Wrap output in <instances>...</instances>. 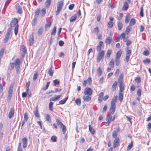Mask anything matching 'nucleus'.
<instances>
[{"label":"nucleus","instance_id":"nucleus-1","mask_svg":"<svg viewBox=\"0 0 151 151\" xmlns=\"http://www.w3.org/2000/svg\"><path fill=\"white\" fill-rule=\"evenodd\" d=\"M20 61L19 58H17L14 61V63H11L10 64L9 68L13 69L15 66L16 72L17 74L19 73V68L20 66Z\"/></svg>","mask_w":151,"mask_h":151},{"label":"nucleus","instance_id":"nucleus-2","mask_svg":"<svg viewBox=\"0 0 151 151\" xmlns=\"http://www.w3.org/2000/svg\"><path fill=\"white\" fill-rule=\"evenodd\" d=\"M118 96H115L112 99L111 102V106L110 108L109 111L111 113L113 114L115 111V104L116 102Z\"/></svg>","mask_w":151,"mask_h":151},{"label":"nucleus","instance_id":"nucleus-3","mask_svg":"<svg viewBox=\"0 0 151 151\" xmlns=\"http://www.w3.org/2000/svg\"><path fill=\"white\" fill-rule=\"evenodd\" d=\"M63 4V1H60L58 2L57 7V10L56 12V15H58L61 10Z\"/></svg>","mask_w":151,"mask_h":151},{"label":"nucleus","instance_id":"nucleus-4","mask_svg":"<svg viewBox=\"0 0 151 151\" xmlns=\"http://www.w3.org/2000/svg\"><path fill=\"white\" fill-rule=\"evenodd\" d=\"M130 2L131 1L130 0H125L122 8V11L127 10L129 7V4Z\"/></svg>","mask_w":151,"mask_h":151},{"label":"nucleus","instance_id":"nucleus-5","mask_svg":"<svg viewBox=\"0 0 151 151\" xmlns=\"http://www.w3.org/2000/svg\"><path fill=\"white\" fill-rule=\"evenodd\" d=\"M12 29L11 28H9L7 31V33L4 39V42L5 43L6 42L9 38Z\"/></svg>","mask_w":151,"mask_h":151},{"label":"nucleus","instance_id":"nucleus-6","mask_svg":"<svg viewBox=\"0 0 151 151\" xmlns=\"http://www.w3.org/2000/svg\"><path fill=\"white\" fill-rule=\"evenodd\" d=\"M104 54V50H102L99 52V54L98 55L97 58V62L99 63L102 59H103Z\"/></svg>","mask_w":151,"mask_h":151},{"label":"nucleus","instance_id":"nucleus-7","mask_svg":"<svg viewBox=\"0 0 151 151\" xmlns=\"http://www.w3.org/2000/svg\"><path fill=\"white\" fill-rule=\"evenodd\" d=\"M92 90L91 88H86L84 90V94L85 95L91 96L92 94Z\"/></svg>","mask_w":151,"mask_h":151},{"label":"nucleus","instance_id":"nucleus-8","mask_svg":"<svg viewBox=\"0 0 151 151\" xmlns=\"http://www.w3.org/2000/svg\"><path fill=\"white\" fill-rule=\"evenodd\" d=\"M112 119V116L110 114L107 116L106 117V126H108L110 123Z\"/></svg>","mask_w":151,"mask_h":151},{"label":"nucleus","instance_id":"nucleus-9","mask_svg":"<svg viewBox=\"0 0 151 151\" xmlns=\"http://www.w3.org/2000/svg\"><path fill=\"white\" fill-rule=\"evenodd\" d=\"M13 87L12 85H11L10 86L8 94V99H10L12 97L13 92Z\"/></svg>","mask_w":151,"mask_h":151},{"label":"nucleus","instance_id":"nucleus-10","mask_svg":"<svg viewBox=\"0 0 151 151\" xmlns=\"http://www.w3.org/2000/svg\"><path fill=\"white\" fill-rule=\"evenodd\" d=\"M131 54V51L130 50H128L126 52V57L124 60L126 61V62H128L129 59V57Z\"/></svg>","mask_w":151,"mask_h":151},{"label":"nucleus","instance_id":"nucleus-11","mask_svg":"<svg viewBox=\"0 0 151 151\" xmlns=\"http://www.w3.org/2000/svg\"><path fill=\"white\" fill-rule=\"evenodd\" d=\"M18 20L16 18H14L12 19L10 23L11 27H14L18 23Z\"/></svg>","mask_w":151,"mask_h":151},{"label":"nucleus","instance_id":"nucleus-12","mask_svg":"<svg viewBox=\"0 0 151 151\" xmlns=\"http://www.w3.org/2000/svg\"><path fill=\"white\" fill-rule=\"evenodd\" d=\"M119 137H116L114 142V147L115 148L119 144Z\"/></svg>","mask_w":151,"mask_h":151},{"label":"nucleus","instance_id":"nucleus-13","mask_svg":"<svg viewBox=\"0 0 151 151\" xmlns=\"http://www.w3.org/2000/svg\"><path fill=\"white\" fill-rule=\"evenodd\" d=\"M103 45V43L102 41H100L99 43V45L96 47V50L97 51L100 52L101 49V47Z\"/></svg>","mask_w":151,"mask_h":151},{"label":"nucleus","instance_id":"nucleus-14","mask_svg":"<svg viewBox=\"0 0 151 151\" xmlns=\"http://www.w3.org/2000/svg\"><path fill=\"white\" fill-rule=\"evenodd\" d=\"M22 142L23 144V147L26 148L27 146V139L26 137H24L22 139Z\"/></svg>","mask_w":151,"mask_h":151},{"label":"nucleus","instance_id":"nucleus-15","mask_svg":"<svg viewBox=\"0 0 151 151\" xmlns=\"http://www.w3.org/2000/svg\"><path fill=\"white\" fill-rule=\"evenodd\" d=\"M29 45H33L34 41V37L33 35H30L29 36Z\"/></svg>","mask_w":151,"mask_h":151},{"label":"nucleus","instance_id":"nucleus-16","mask_svg":"<svg viewBox=\"0 0 151 151\" xmlns=\"http://www.w3.org/2000/svg\"><path fill=\"white\" fill-rule=\"evenodd\" d=\"M14 112V109L13 108H12L9 114V117L11 119L13 116Z\"/></svg>","mask_w":151,"mask_h":151},{"label":"nucleus","instance_id":"nucleus-17","mask_svg":"<svg viewBox=\"0 0 151 151\" xmlns=\"http://www.w3.org/2000/svg\"><path fill=\"white\" fill-rule=\"evenodd\" d=\"M61 96V95H55L54 96L51 98L50 99V101H55L58 100Z\"/></svg>","mask_w":151,"mask_h":151},{"label":"nucleus","instance_id":"nucleus-18","mask_svg":"<svg viewBox=\"0 0 151 151\" xmlns=\"http://www.w3.org/2000/svg\"><path fill=\"white\" fill-rule=\"evenodd\" d=\"M112 42H114L113 41L112 38L110 37H108L106 39L105 41L106 45L109 44L110 43Z\"/></svg>","mask_w":151,"mask_h":151},{"label":"nucleus","instance_id":"nucleus-19","mask_svg":"<svg viewBox=\"0 0 151 151\" xmlns=\"http://www.w3.org/2000/svg\"><path fill=\"white\" fill-rule=\"evenodd\" d=\"M118 29L119 30H121L123 27V25L122 22L118 21L117 22Z\"/></svg>","mask_w":151,"mask_h":151},{"label":"nucleus","instance_id":"nucleus-20","mask_svg":"<svg viewBox=\"0 0 151 151\" xmlns=\"http://www.w3.org/2000/svg\"><path fill=\"white\" fill-rule=\"evenodd\" d=\"M104 93L102 92L100 93L99 95L98 100L100 103H101L102 101L103 97L104 96Z\"/></svg>","mask_w":151,"mask_h":151},{"label":"nucleus","instance_id":"nucleus-21","mask_svg":"<svg viewBox=\"0 0 151 151\" xmlns=\"http://www.w3.org/2000/svg\"><path fill=\"white\" fill-rule=\"evenodd\" d=\"M16 9L17 10V12L20 14H21L22 13V7L19 5L17 6Z\"/></svg>","mask_w":151,"mask_h":151},{"label":"nucleus","instance_id":"nucleus-22","mask_svg":"<svg viewBox=\"0 0 151 151\" xmlns=\"http://www.w3.org/2000/svg\"><path fill=\"white\" fill-rule=\"evenodd\" d=\"M77 15L76 14H73L70 19V22H73L75 21L76 19Z\"/></svg>","mask_w":151,"mask_h":151},{"label":"nucleus","instance_id":"nucleus-23","mask_svg":"<svg viewBox=\"0 0 151 151\" xmlns=\"http://www.w3.org/2000/svg\"><path fill=\"white\" fill-rule=\"evenodd\" d=\"M51 0H47L45 2V7L47 8H49L51 4Z\"/></svg>","mask_w":151,"mask_h":151},{"label":"nucleus","instance_id":"nucleus-24","mask_svg":"<svg viewBox=\"0 0 151 151\" xmlns=\"http://www.w3.org/2000/svg\"><path fill=\"white\" fill-rule=\"evenodd\" d=\"M122 54L121 50H119L117 52L116 55V58L119 59Z\"/></svg>","mask_w":151,"mask_h":151},{"label":"nucleus","instance_id":"nucleus-25","mask_svg":"<svg viewBox=\"0 0 151 151\" xmlns=\"http://www.w3.org/2000/svg\"><path fill=\"white\" fill-rule=\"evenodd\" d=\"M34 114L36 117L38 118L40 117V115L38 112V109L37 106L35 108V111L34 112Z\"/></svg>","mask_w":151,"mask_h":151},{"label":"nucleus","instance_id":"nucleus-26","mask_svg":"<svg viewBox=\"0 0 151 151\" xmlns=\"http://www.w3.org/2000/svg\"><path fill=\"white\" fill-rule=\"evenodd\" d=\"M40 12V15L42 17H44L46 13V9L45 8H43Z\"/></svg>","mask_w":151,"mask_h":151},{"label":"nucleus","instance_id":"nucleus-27","mask_svg":"<svg viewBox=\"0 0 151 151\" xmlns=\"http://www.w3.org/2000/svg\"><path fill=\"white\" fill-rule=\"evenodd\" d=\"M130 18V15L129 14H128L125 17V22L126 24L128 23Z\"/></svg>","mask_w":151,"mask_h":151},{"label":"nucleus","instance_id":"nucleus-28","mask_svg":"<svg viewBox=\"0 0 151 151\" xmlns=\"http://www.w3.org/2000/svg\"><path fill=\"white\" fill-rule=\"evenodd\" d=\"M119 128L117 129V131L114 130L113 131L112 133V137L114 138L116 137V136L117 135V132H119Z\"/></svg>","mask_w":151,"mask_h":151},{"label":"nucleus","instance_id":"nucleus-29","mask_svg":"<svg viewBox=\"0 0 151 151\" xmlns=\"http://www.w3.org/2000/svg\"><path fill=\"white\" fill-rule=\"evenodd\" d=\"M136 23V20L135 19L132 18L131 19L129 25L132 26V25Z\"/></svg>","mask_w":151,"mask_h":151},{"label":"nucleus","instance_id":"nucleus-30","mask_svg":"<svg viewBox=\"0 0 151 151\" xmlns=\"http://www.w3.org/2000/svg\"><path fill=\"white\" fill-rule=\"evenodd\" d=\"M43 27H40L38 30L37 34L38 36L41 35L43 32Z\"/></svg>","mask_w":151,"mask_h":151},{"label":"nucleus","instance_id":"nucleus-31","mask_svg":"<svg viewBox=\"0 0 151 151\" xmlns=\"http://www.w3.org/2000/svg\"><path fill=\"white\" fill-rule=\"evenodd\" d=\"M40 9L38 8L37 9L36 12H35V16L36 17H38L39 14L40 13Z\"/></svg>","mask_w":151,"mask_h":151},{"label":"nucleus","instance_id":"nucleus-32","mask_svg":"<svg viewBox=\"0 0 151 151\" xmlns=\"http://www.w3.org/2000/svg\"><path fill=\"white\" fill-rule=\"evenodd\" d=\"M19 27V25L18 24H17L16 25L14 28V34L16 36L18 34Z\"/></svg>","mask_w":151,"mask_h":151},{"label":"nucleus","instance_id":"nucleus-33","mask_svg":"<svg viewBox=\"0 0 151 151\" xmlns=\"http://www.w3.org/2000/svg\"><path fill=\"white\" fill-rule=\"evenodd\" d=\"M112 51L111 50H108L106 53L105 57L109 59L111 54Z\"/></svg>","mask_w":151,"mask_h":151},{"label":"nucleus","instance_id":"nucleus-34","mask_svg":"<svg viewBox=\"0 0 151 151\" xmlns=\"http://www.w3.org/2000/svg\"><path fill=\"white\" fill-rule=\"evenodd\" d=\"M89 95L87 96H84L83 97L84 100L87 101H90L91 99V97Z\"/></svg>","mask_w":151,"mask_h":151},{"label":"nucleus","instance_id":"nucleus-35","mask_svg":"<svg viewBox=\"0 0 151 151\" xmlns=\"http://www.w3.org/2000/svg\"><path fill=\"white\" fill-rule=\"evenodd\" d=\"M117 85V82L116 81L115 82L112 86V89L113 91L116 90Z\"/></svg>","mask_w":151,"mask_h":151},{"label":"nucleus","instance_id":"nucleus-36","mask_svg":"<svg viewBox=\"0 0 151 151\" xmlns=\"http://www.w3.org/2000/svg\"><path fill=\"white\" fill-rule=\"evenodd\" d=\"M52 22V20H50L49 22L46 23L45 25V28L50 27L51 26Z\"/></svg>","mask_w":151,"mask_h":151},{"label":"nucleus","instance_id":"nucleus-37","mask_svg":"<svg viewBox=\"0 0 151 151\" xmlns=\"http://www.w3.org/2000/svg\"><path fill=\"white\" fill-rule=\"evenodd\" d=\"M46 117L45 118V119L46 120L49 122H50L51 120V117L50 116L47 114H45Z\"/></svg>","mask_w":151,"mask_h":151},{"label":"nucleus","instance_id":"nucleus-38","mask_svg":"<svg viewBox=\"0 0 151 151\" xmlns=\"http://www.w3.org/2000/svg\"><path fill=\"white\" fill-rule=\"evenodd\" d=\"M133 146V142L132 141H131L130 143L128 145V146L127 147V151H129L130 150L131 148H132V147Z\"/></svg>","mask_w":151,"mask_h":151},{"label":"nucleus","instance_id":"nucleus-39","mask_svg":"<svg viewBox=\"0 0 151 151\" xmlns=\"http://www.w3.org/2000/svg\"><path fill=\"white\" fill-rule=\"evenodd\" d=\"M89 131L91 132L93 134H94L95 133V131L93 128L91 127L90 125H89Z\"/></svg>","mask_w":151,"mask_h":151},{"label":"nucleus","instance_id":"nucleus-40","mask_svg":"<svg viewBox=\"0 0 151 151\" xmlns=\"http://www.w3.org/2000/svg\"><path fill=\"white\" fill-rule=\"evenodd\" d=\"M114 60L113 59H112L109 62V65L111 68H113L114 66Z\"/></svg>","mask_w":151,"mask_h":151},{"label":"nucleus","instance_id":"nucleus-41","mask_svg":"<svg viewBox=\"0 0 151 151\" xmlns=\"http://www.w3.org/2000/svg\"><path fill=\"white\" fill-rule=\"evenodd\" d=\"M68 99V97L67 96L65 99H63L59 101V103L60 104H63L65 103L67 100Z\"/></svg>","mask_w":151,"mask_h":151},{"label":"nucleus","instance_id":"nucleus-42","mask_svg":"<svg viewBox=\"0 0 151 151\" xmlns=\"http://www.w3.org/2000/svg\"><path fill=\"white\" fill-rule=\"evenodd\" d=\"M123 94L122 92H120L119 93V98L120 102H122L123 99Z\"/></svg>","mask_w":151,"mask_h":151},{"label":"nucleus","instance_id":"nucleus-43","mask_svg":"<svg viewBox=\"0 0 151 151\" xmlns=\"http://www.w3.org/2000/svg\"><path fill=\"white\" fill-rule=\"evenodd\" d=\"M53 104V103L52 102H50L49 103V110L51 111L53 110V107L52 106Z\"/></svg>","mask_w":151,"mask_h":151},{"label":"nucleus","instance_id":"nucleus-44","mask_svg":"<svg viewBox=\"0 0 151 151\" xmlns=\"http://www.w3.org/2000/svg\"><path fill=\"white\" fill-rule=\"evenodd\" d=\"M28 115L27 112H25L24 114L23 121L27 122L28 119Z\"/></svg>","mask_w":151,"mask_h":151},{"label":"nucleus","instance_id":"nucleus-45","mask_svg":"<svg viewBox=\"0 0 151 151\" xmlns=\"http://www.w3.org/2000/svg\"><path fill=\"white\" fill-rule=\"evenodd\" d=\"M30 84V82L28 81L26 84L25 87L26 88V92H28L29 90V88Z\"/></svg>","mask_w":151,"mask_h":151},{"label":"nucleus","instance_id":"nucleus-46","mask_svg":"<svg viewBox=\"0 0 151 151\" xmlns=\"http://www.w3.org/2000/svg\"><path fill=\"white\" fill-rule=\"evenodd\" d=\"M21 50L24 53H25L27 52V50L26 49V47L24 46H22L21 47Z\"/></svg>","mask_w":151,"mask_h":151},{"label":"nucleus","instance_id":"nucleus-47","mask_svg":"<svg viewBox=\"0 0 151 151\" xmlns=\"http://www.w3.org/2000/svg\"><path fill=\"white\" fill-rule=\"evenodd\" d=\"M48 72L50 76H52L54 73V70H52V68L51 67L48 70Z\"/></svg>","mask_w":151,"mask_h":151},{"label":"nucleus","instance_id":"nucleus-48","mask_svg":"<svg viewBox=\"0 0 151 151\" xmlns=\"http://www.w3.org/2000/svg\"><path fill=\"white\" fill-rule=\"evenodd\" d=\"M75 102L77 105H80L81 103V99L80 98L77 99L75 100Z\"/></svg>","mask_w":151,"mask_h":151},{"label":"nucleus","instance_id":"nucleus-49","mask_svg":"<svg viewBox=\"0 0 151 151\" xmlns=\"http://www.w3.org/2000/svg\"><path fill=\"white\" fill-rule=\"evenodd\" d=\"M56 27L55 26H54L51 32V35H55V34L56 33Z\"/></svg>","mask_w":151,"mask_h":151},{"label":"nucleus","instance_id":"nucleus-50","mask_svg":"<svg viewBox=\"0 0 151 151\" xmlns=\"http://www.w3.org/2000/svg\"><path fill=\"white\" fill-rule=\"evenodd\" d=\"M107 26L109 28H111L113 26V23L111 21L109 22L107 24Z\"/></svg>","mask_w":151,"mask_h":151},{"label":"nucleus","instance_id":"nucleus-51","mask_svg":"<svg viewBox=\"0 0 151 151\" xmlns=\"http://www.w3.org/2000/svg\"><path fill=\"white\" fill-rule=\"evenodd\" d=\"M60 127L62 128L63 134H64L66 130V127L63 124V125H62V127Z\"/></svg>","mask_w":151,"mask_h":151},{"label":"nucleus","instance_id":"nucleus-52","mask_svg":"<svg viewBox=\"0 0 151 151\" xmlns=\"http://www.w3.org/2000/svg\"><path fill=\"white\" fill-rule=\"evenodd\" d=\"M97 73L98 75H101L102 73V71L101 68L99 67L97 70Z\"/></svg>","mask_w":151,"mask_h":151},{"label":"nucleus","instance_id":"nucleus-53","mask_svg":"<svg viewBox=\"0 0 151 151\" xmlns=\"http://www.w3.org/2000/svg\"><path fill=\"white\" fill-rule=\"evenodd\" d=\"M143 62L145 64L149 63L150 62V59L146 58L144 60Z\"/></svg>","mask_w":151,"mask_h":151},{"label":"nucleus","instance_id":"nucleus-54","mask_svg":"<svg viewBox=\"0 0 151 151\" xmlns=\"http://www.w3.org/2000/svg\"><path fill=\"white\" fill-rule=\"evenodd\" d=\"M119 88L120 91L121 92H122V91L124 89V86L122 83L119 84Z\"/></svg>","mask_w":151,"mask_h":151},{"label":"nucleus","instance_id":"nucleus-55","mask_svg":"<svg viewBox=\"0 0 151 151\" xmlns=\"http://www.w3.org/2000/svg\"><path fill=\"white\" fill-rule=\"evenodd\" d=\"M143 55L145 56H148L149 55V52L148 50H145L143 52Z\"/></svg>","mask_w":151,"mask_h":151},{"label":"nucleus","instance_id":"nucleus-56","mask_svg":"<svg viewBox=\"0 0 151 151\" xmlns=\"http://www.w3.org/2000/svg\"><path fill=\"white\" fill-rule=\"evenodd\" d=\"M56 122L58 125H60V127H62V125L63 124V123L58 119H56Z\"/></svg>","mask_w":151,"mask_h":151},{"label":"nucleus","instance_id":"nucleus-57","mask_svg":"<svg viewBox=\"0 0 151 151\" xmlns=\"http://www.w3.org/2000/svg\"><path fill=\"white\" fill-rule=\"evenodd\" d=\"M131 29V26L129 25L126 28V31L128 32H129L130 31Z\"/></svg>","mask_w":151,"mask_h":151},{"label":"nucleus","instance_id":"nucleus-58","mask_svg":"<svg viewBox=\"0 0 151 151\" xmlns=\"http://www.w3.org/2000/svg\"><path fill=\"white\" fill-rule=\"evenodd\" d=\"M93 31L96 34L98 35L99 32L98 27H96L93 30Z\"/></svg>","mask_w":151,"mask_h":151},{"label":"nucleus","instance_id":"nucleus-59","mask_svg":"<svg viewBox=\"0 0 151 151\" xmlns=\"http://www.w3.org/2000/svg\"><path fill=\"white\" fill-rule=\"evenodd\" d=\"M86 81L87 84H88V85H90L91 83V78L90 77Z\"/></svg>","mask_w":151,"mask_h":151},{"label":"nucleus","instance_id":"nucleus-60","mask_svg":"<svg viewBox=\"0 0 151 151\" xmlns=\"http://www.w3.org/2000/svg\"><path fill=\"white\" fill-rule=\"evenodd\" d=\"M143 7H142L141 8V10L140 12V15L142 17H143L144 16V14H143Z\"/></svg>","mask_w":151,"mask_h":151},{"label":"nucleus","instance_id":"nucleus-61","mask_svg":"<svg viewBox=\"0 0 151 151\" xmlns=\"http://www.w3.org/2000/svg\"><path fill=\"white\" fill-rule=\"evenodd\" d=\"M57 137L56 136H53L51 137V139L53 142H55L56 141Z\"/></svg>","mask_w":151,"mask_h":151},{"label":"nucleus","instance_id":"nucleus-62","mask_svg":"<svg viewBox=\"0 0 151 151\" xmlns=\"http://www.w3.org/2000/svg\"><path fill=\"white\" fill-rule=\"evenodd\" d=\"M123 77L122 76H120L119 78V84H122V79H123Z\"/></svg>","mask_w":151,"mask_h":151},{"label":"nucleus","instance_id":"nucleus-63","mask_svg":"<svg viewBox=\"0 0 151 151\" xmlns=\"http://www.w3.org/2000/svg\"><path fill=\"white\" fill-rule=\"evenodd\" d=\"M37 18L36 17H35L32 21V25L34 26L36 23Z\"/></svg>","mask_w":151,"mask_h":151},{"label":"nucleus","instance_id":"nucleus-64","mask_svg":"<svg viewBox=\"0 0 151 151\" xmlns=\"http://www.w3.org/2000/svg\"><path fill=\"white\" fill-rule=\"evenodd\" d=\"M120 62V59H119L116 58L115 59V63L116 65L117 66H118L119 65Z\"/></svg>","mask_w":151,"mask_h":151}]
</instances>
